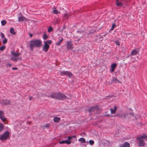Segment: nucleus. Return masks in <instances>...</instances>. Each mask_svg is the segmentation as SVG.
Returning <instances> with one entry per match:
<instances>
[{"label":"nucleus","instance_id":"1","mask_svg":"<svg viewBox=\"0 0 147 147\" xmlns=\"http://www.w3.org/2000/svg\"><path fill=\"white\" fill-rule=\"evenodd\" d=\"M42 46V41L40 40L35 39L30 41V49L32 51L34 47H40Z\"/></svg>","mask_w":147,"mask_h":147},{"label":"nucleus","instance_id":"2","mask_svg":"<svg viewBox=\"0 0 147 147\" xmlns=\"http://www.w3.org/2000/svg\"><path fill=\"white\" fill-rule=\"evenodd\" d=\"M48 97H51L58 100H63L67 98V96L63 93L60 92L57 93H53L51 94V96H48Z\"/></svg>","mask_w":147,"mask_h":147},{"label":"nucleus","instance_id":"3","mask_svg":"<svg viewBox=\"0 0 147 147\" xmlns=\"http://www.w3.org/2000/svg\"><path fill=\"white\" fill-rule=\"evenodd\" d=\"M127 2L125 0H115L116 5L119 7H122L124 5H126Z\"/></svg>","mask_w":147,"mask_h":147},{"label":"nucleus","instance_id":"4","mask_svg":"<svg viewBox=\"0 0 147 147\" xmlns=\"http://www.w3.org/2000/svg\"><path fill=\"white\" fill-rule=\"evenodd\" d=\"M76 136L75 135L72 136H69L67 138V140H62L59 142V144H71V142L70 140L71 139H72L73 138H76Z\"/></svg>","mask_w":147,"mask_h":147},{"label":"nucleus","instance_id":"5","mask_svg":"<svg viewBox=\"0 0 147 147\" xmlns=\"http://www.w3.org/2000/svg\"><path fill=\"white\" fill-rule=\"evenodd\" d=\"M60 75L62 76L63 75L67 76L69 78H71L73 75L71 72L67 71H60Z\"/></svg>","mask_w":147,"mask_h":147},{"label":"nucleus","instance_id":"6","mask_svg":"<svg viewBox=\"0 0 147 147\" xmlns=\"http://www.w3.org/2000/svg\"><path fill=\"white\" fill-rule=\"evenodd\" d=\"M9 132L8 131H6L3 134L0 135V140H5L9 136Z\"/></svg>","mask_w":147,"mask_h":147},{"label":"nucleus","instance_id":"7","mask_svg":"<svg viewBox=\"0 0 147 147\" xmlns=\"http://www.w3.org/2000/svg\"><path fill=\"white\" fill-rule=\"evenodd\" d=\"M99 109V106H92L89 108L88 109H86V111L91 113V112H93L96 110H98Z\"/></svg>","mask_w":147,"mask_h":147},{"label":"nucleus","instance_id":"8","mask_svg":"<svg viewBox=\"0 0 147 147\" xmlns=\"http://www.w3.org/2000/svg\"><path fill=\"white\" fill-rule=\"evenodd\" d=\"M49 48V45L46 42H44V45L42 47V50L44 52H46L48 51Z\"/></svg>","mask_w":147,"mask_h":147},{"label":"nucleus","instance_id":"9","mask_svg":"<svg viewBox=\"0 0 147 147\" xmlns=\"http://www.w3.org/2000/svg\"><path fill=\"white\" fill-rule=\"evenodd\" d=\"M67 49H68L71 50L73 48V45L71 41H67L66 42Z\"/></svg>","mask_w":147,"mask_h":147},{"label":"nucleus","instance_id":"10","mask_svg":"<svg viewBox=\"0 0 147 147\" xmlns=\"http://www.w3.org/2000/svg\"><path fill=\"white\" fill-rule=\"evenodd\" d=\"M137 139H141V140H147V135H145L144 134H143V135L140 136L138 137Z\"/></svg>","mask_w":147,"mask_h":147},{"label":"nucleus","instance_id":"11","mask_svg":"<svg viewBox=\"0 0 147 147\" xmlns=\"http://www.w3.org/2000/svg\"><path fill=\"white\" fill-rule=\"evenodd\" d=\"M130 144L129 143L125 142L123 144H121L119 145V147H129Z\"/></svg>","mask_w":147,"mask_h":147},{"label":"nucleus","instance_id":"12","mask_svg":"<svg viewBox=\"0 0 147 147\" xmlns=\"http://www.w3.org/2000/svg\"><path fill=\"white\" fill-rule=\"evenodd\" d=\"M139 140L138 146H143L145 145V144L144 141L141 139H137Z\"/></svg>","mask_w":147,"mask_h":147},{"label":"nucleus","instance_id":"13","mask_svg":"<svg viewBox=\"0 0 147 147\" xmlns=\"http://www.w3.org/2000/svg\"><path fill=\"white\" fill-rule=\"evenodd\" d=\"M11 57H18L20 54V53H16L13 51H12L11 52Z\"/></svg>","mask_w":147,"mask_h":147},{"label":"nucleus","instance_id":"14","mask_svg":"<svg viewBox=\"0 0 147 147\" xmlns=\"http://www.w3.org/2000/svg\"><path fill=\"white\" fill-rule=\"evenodd\" d=\"M117 64L116 63H113L111 64V71L113 72L114 71L116 66Z\"/></svg>","mask_w":147,"mask_h":147},{"label":"nucleus","instance_id":"15","mask_svg":"<svg viewBox=\"0 0 147 147\" xmlns=\"http://www.w3.org/2000/svg\"><path fill=\"white\" fill-rule=\"evenodd\" d=\"M18 59H21V58H19L16 57H11V59L15 62H16Z\"/></svg>","mask_w":147,"mask_h":147},{"label":"nucleus","instance_id":"16","mask_svg":"<svg viewBox=\"0 0 147 147\" xmlns=\"http://www.w3.org/2000/svg\"><path fill=\"white\" fill-rule=\"evenodd\" d=\"M18 20L19 22H22L24 21L25 20L26 21H27V20L23 16H21V17H18Z\"/></svg>","mask_w":147,"mask_h":147},{"label":"nucleus","instance_id":"17","mask_svg":"<svg viewBox=\"0 0 147 147\" xmlns=\"http://www.w3.org/2000/svg\"><path fill=\"white\" fill-rule=\"evenodd\" d=\"M117 109V107L116 106H115L113 109L111 108L110 109V111L111 113L112 114H115L116 112V110Z\"/></svg>","mask_w":147,"mask_h":147},{"label":"nucleus","instance_id":"18","mask_svg":"<svg viewBox=\"0 0 147 147\" xmlns=\"http://www.w3.org/2000/svg\"><path fill=\"white\" fill-rule=\"evenodd\" d=\"M11 102L10 100H7V99H5V100H3V101L2 103L4 104L7 105L10 104Z\"/></svg>","mask_w":147,"mask_h":147},{"label":"nucleus","instance_id":"19","mask_svg":"<svg viewBox=\"0 0 147 147\" xmlns=\"http://www.w3.org/2000/svg\"><path fill=\"white\" fill-rule=\"evenodd\" d=\"M138 53V52L137 50L135 49L133 50L131 52V55H135Z\"/></svg>","mask_w":147,"mask_h":147},{"label":"nucleus","instance_id":"20","mask_svg":"<svg viewBox=\"0 0 147 147\" xmlns=\"http://www.w3.org/2000/svg\"><path fill=\"white\" fill-rule=\"evenodd\" d=\"M3 114L4 112L2 111H0V118L1 119H6L5 118H3Z\"/></svg>","mask_w":147,"mask_h":147},{"label":"nucleus","instance_id":"21","mask_svg":"<svg viewBox=\"0 0 147 147\" xmlns=\"http://www.w3.org/2000/svg\"><path fill=\"white\" fill-rule=\"evenodd\" d=\"M53 13L55 14H58L60 13V12L56 10V8L54 7L53 9Z\"/></svg>","mask_w":147,"mask_h":147},{"label":"nucleus","instance_id":"22","mask_svg":"<svg viewBox=\"0 0 147 147\" xmlns=\"http://www.w3.org/2000/svg\"><path fill=\"white\" fill-rule=\"evenodd\" d=\"M78 141L81 143L84 144L86 142V140L85 139L83 138H81L78 139Z\"/></svg>","mask_w":147,"mask_h":147},{"label":"nucleus","instance_id":"23","mask_svg":"<svg viewBox=\"0 0 147 147\" xmlns=\"http://www.w3.org/2000/svg\"><path fill=\"white\" fill-rule=\"evenodd\" d=\"M10 32L11 34L15 35L16 34V32L14 31L13 28H11L10 30Z\"/></svg>","mask_w":147,"mask_h":147},{"label":"nucleus","instance_id":"24","mask_svg":"<svg viewBox=\"0 0 147 147\" xmlns=\"http://www.w3.org/2000/svg\"><path fill=\"white\" fill-rule=\"evenodd\" d=\"M63 38H62L58 42L56 43V45H59L61 42L63 41Z\"/></svg>","mask_w":147,"mask_h":147},{"label":"nucleus","instance_id":"25","mask_svg":"<svg viewBox=\"0 0 147 147\" xmlns=\"http://www.w3.org/2000/svg\"><path fill=\"white\" fill-rule=\"evenodd\" d=\"M71 142L74 143L77 141V139H76V138H73L72 139H71Z\"/></svg>","mask_w":147,"mask_h":147},{"label":"nucleus","instance_id":"26","mask_svg":"<svg viewBox=\"0 0 147 147\" xmlns=\"http://www.w3.org/2000/svg\"><path fill=\"white\" fill-rule=\"evenodd\" d=\"M1 25L2 26L5 25L7 23L6 21L5 20H3L1 21Z\"/></svg>","mask_w":147,"mask_h":147},{"label":"nucleus","instance_id":"27","mask_svg":"<svg viewBox=\"0 0 147 147\" xmlns=\"http://www.w3.org/2000/svg\"><path fill=\"white\" fill-rule=\"evenodd\" d=\"M112 81L113 83H116L119 82V80L117 78H115L113 79Z\"/></svg>","mask_w":147,"mask_h":147},{"label":"nucleus","instance_id":"28","mask_svg":"<svg viewBox=\"0 0 147 147\" xmlns=\"http://www.w3.org/2000/svg\"><path fill=\"white\" fill-rule=\"evenodd\" d=\"M4 129V127L3 124L2 123H0V132L1 131Z\"/></svg>","mask_w":147,"mask_h":147},{"label":"nucleus","instance_id":"29","mask_svg":"<svg viewBox=\"0 0 147 147\" xmlns=\"http://www.w3.org/2000/svg\"><path fill=\"white\" fill-rule=\"evenodd\" d=\"M53 30V28L51 27H50L48 29V32H50L52 31Z\"/></svg>","mask_w":147,"mask_h":147},{"label":"nucleus","instance_id":"30","mask_svg":"<svg viewBox=\"0 0 147 147\" xmlns=\"http://www.w3.org/2000/svg\"><path fill=\"white\" fill-rule=\"evenodd\" d=\"M48 36L45 34H44L43 35V38L44 40H45L48 38Z\"/></svg>","mask_w":147,"mask_h":147},{"label":"nucleus","instance_id":"31","mask_svg":"<svg viewBox=\"0 0 147 147\" xmlns=\"http://www.w3.org/2000/svg\"><path fill=\"white\" fill-rule=\"evenodd\" d=\"M52 41L51 40H47L46 41H45L44 42H46V43H47L48 45H50L51 44Z\"/></svg>","mask_w":147,"mask_h":147},{"label":"nucleus","instance_id":"32","mask_svg":"<svg viewBox=\"0 0 147 147\" xmlns=\"http://www.w3.org/2000/svg\"><path fill=\"white\" fill-rule=\"evenodd\" d=\"M89 143L90 145H92L94 144V142L92 140H90L89 141Z\"/></svg>","mask_w":147,"mask_h":147},{"label":"nucleus","instance_id":"33","mask_svg":"<svg viewBox=\"0 0 147 147\" xmlns=\"http://www.w3.org/2000/svg\"><path fill=\"white\" fill-rule=\"evenodd\" d=\"M5 48V46H2L0 47V50L1 51H3Z\"/></svg>","mask_w":147,"mask_h":147},{"label":"nucleus","instance_id":"34","mask_svg":"<svg viewBox=\"0 0 147 147\" xmlns=\"http://www.w3.org/2000/svg\"><path fill=\"white\" fill-rule=\"evenodd\" d=\"M7 42V39L5 38L3 40V44H6Z\"/></svg>","mask_w":147,"mask_h":147},{"label":"nucleus","instance_id":"35","mask_svg":"<svg viewBox=\"0 0 147 147\" xmlns=\"http://www.w3.org/2000/svg\"><path fill=\"white\" fill-rule=\"evenodd\" d=\"M115 26H116V25H115V24H112V26L111 29V30H113L114 29V28H115Z\"/></svg>","mask_w":147,"mask_h":147},{"label":"nucleus","instance_id":"36","mask_svg":"<svg viewBox=\"0 0 147 147\" xmlns=\"http://www.w3.org/2000/svg\"><path fill=\"white\" fill-rule=\"evenodd\" d=\"M115 42L116 44V45H120V42H119V41H118V40L115 41Z\"/></svg>","mask_w":147,"mask_h":147},{"label":"nucleus","instance_id":"37","mask_svg":"<svg viewBox=\"0 0 147 147\" xmlns=\"http://www.w3.org/2000/svg\"><path fill=\"white\" fill-rule=\"evenodd\" d=\"M49 126V123H46L44 126V127H46L47 128H48Z\"/></svg>","mask_w":147,"mask_h":147},{"label":"nucleus","instance_id":"38","mask_svg":"<svg viewBox=\"0 0 147 147\" xmlns=\"http://www.w3.org/2000/svg\"><path fill=\"white\" fill-rule=\"evenodd\" d=\"M1 37L2 38H4V34H3V33L2 32H1Z\"/></svg>","mask_w":147,"mask_h":147},{"label":"nucleus","instance_id":"39","mask_svg":"<svg viewBox=\"0 0 147 147\" xmlns=\"http://www.w3.org/2000/svg\"><path fill=\"white\" fill-rule=\"evenodd\" d=\"M69 16V14H67L65 15V18L67 19L68 18Z\"/></svg>","mask_w":147,"mask_h":147},{"label":"nucleus","instance_id":"40","mask_svg":"<svg viewBox=\"0 0 147 147\" xmlns=\"http://www.w3.org/2000/svg\"><path fill=\"white\" fill-rule=\"evenodd\" d=\"M53 119H54V120H55V119H60V118L59 117H55L53 118Z\"/></svg>","mask_w":147,"mask_h":147},{"label":"nucleus","instance_id":"41","mask_svg":"<svg viewBox=\"0 0 147 147\" xmlns=\"http://www.w3.org/2000/svg\"><path fill=\"white\" fill-rule=\"evenodd\" d=\"M130 115H131L132 117H133L135 115L134 114V113L133 112L130 113Z\"/></svg>","mask_w":147,"mask_h":147},{"label":"nucleus","instance_id":"42","mask_svg":"<svg viewBox=\"0 0 147 147\" xmlns=\"http://www.w3.org/2000/svg\"><path fill=\"white\" fill-rule=\"evenodd\" d=\"M54 121L55 123H58L60 120H53Z\"/></svg>","mask_w":147,"mask_h":147},{"label":"nucleus","instance_id":"43","mask_svg":"<svg viewBox=\"0 0 147 147\" xmlns=\"http://www.w3.org/2000/svg\"><path fill=\"white\" fill-rule=\"evenodd\" d=\"M12 69L13 70H17L18 69V68L17 67H14L12 68Z\"/></svg>","mask_w":147,"mask_h":147},{"label":"nucleus","instance_id":"44","mask_svg":"<svg viewBox=\"0 0 147 147\" xmlns=\"http://www.w3.org/2000/svg\"><path fill=\"white\" fill-rule=\"evenodd\" d=\"M32 96H30L29 97V99L30 100H31L32 98Z\"/></svg>","mask_w":147,"mask_h":147},{"label":"nucleus","instance_id":"45","mask_svg":"<svg viewBox=\"0 0 147 147\" xmlns=\"http://www.w3.org/2000/svg\"><path fill=\"white\" fill-rule=\"evenodd\" d=\"M29 36H30V37L31 38L32 37V34H29Z\"/></svg>","mask_w":147,"mask_h":147},{"label":"nucleus","instance_id":"46","mask_svg":"<svg viewBox=\"0 0 147 147\" xmlns=\"http://www.w3.org/2000/svg\"><path fill=\"white\" fill-rule=\"evenodd\" d=\"M107 33H106V34H104L103 36H106L107 35Z\"/></svg>","mask_w":147,"mask_h":147},{"label":"nucleus","instance_id":"47","mask_svg":"<svg viewBox=\"0 0 147 147\" xmlns=\"http://www.w3.org/2000/svg\"><path fill=\"white\" fill-rule=\"evenodd\" d=\"M80 40V39H78L77 40V41H79Z\"/></svg>","mask_w":147,"mask_h":147},{"label":"nucleus","instance_id":"48","mask_svg":"<svg viewBox=\"0 0 147 147\" xmlns=\"http://www.w3.org/2000/svg\"><path fill=\"white\" fill-rule=\"evenodd\" d=\"M8 65L9 66H11V64H8Z\"/></svg>","mask_w":147,"mask_h":147},{"label":"nucleus","instance_id":"49","mask_svg":"<svg viewBox=\"0 0 147 147\" xmlns=\"http://www.w3.org/2000/svg\"><path fill=\"white\" fill-rule=\"evenodd\" d=\"M108 96H106V97H105V99H107V98H108Z\"/></svg>","mask_w":147,"mask_h":147},{"label":"nucleus","instance_id":"50","mask_svg":"<svg viewBox=\"0 0 147 147\" xmlns=\"http://www.w3.org/2000/svg\"><path fill=\"white\" fill-rule=\"evenodd\" d=\"M102 38V40H103V37H100L99 38Z\"/></svg>","mask_w":147,"mask_h":147},{"label":"nucleus","instance_id":"51","mask_svg":"<svg viewBox=\"0 0 147 147\" xmlns=\"http://www.w3.org/2000/svg\"><path fill=\"white\" fill-rule=\"evenodd\" d=\"M119 82L120 83H121V82L120 81H119V82Z\"/></svg>","mask_w":147,"mask_h":147},{"label":"nucleus","instance_id":"52","mask_svg":"<svg viewBox=\"0 0 147 147\" xmlns=\"http://www.w3.org/2000/svg\"><path fill=\"white\" fill-rule=\"evenodd\" d=\"M107 116H110V115H106Z\"/></svg>","mask_w":147,"mask_h":147},{"label":"nucleus","instance_id":"53","mask_svg":"<svg viewBox=\"0 0 147 147\" xmlns=\"http://www.w3.org/2000/svg\"><path fill=\"white\" fill-rule=\"evenodd\" d=\"M3 121H6V120H2Z\"/></svg>","mask_w":147,"mask_h":147},{"label":"nucleus","instance_id":"54","mask_svg":"<svg viewBox=\"0 0 147 147\" xmlns=\"http://www.w3.org/2000/svg\"><path fill=\"white\" fill-rule=\"evenodd\" d=\"M1 61V59H0V62Z\"/></svg>","mask_w":147,"mask_h":147},{"label":"nucleus","instance_id":"55","mask_svg":"<svg viewBox=\"0 0 147 147\" xmlns=\"http://www.w3.org/2000/svg\"><path fill=\"white\" fill-rule=\"evenodd\" d=\"M65 28V27L63 28L64 29Z\"/></svg>","mask_w":147,"mask_h":147}]
</instances>
